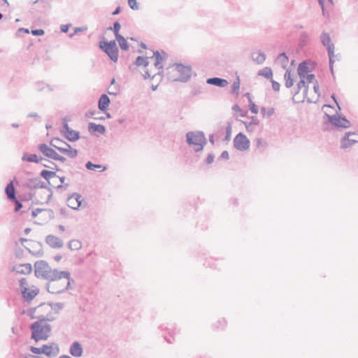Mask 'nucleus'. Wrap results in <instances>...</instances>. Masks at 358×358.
I'll return each mask as SVG.
<instances>
[{"label":"nucleus","mask_w":358,"mask_h":358,"mask_svg":"<svg viewBox=\"0 0 358 358\" xmlns=\"http://www.w3.org/2000/svg\"><path fill=\"white\" fill-rule=\"evenodd\" d=\"M206 83L220 87H224L228 85V81L224 78L213 77L208 78Z\"/></svg>","instance_id":"22"},{"label":"nucleus","mask_w":358,"mask_h":358,"mask_svg":"<svg viewBox=\"0 0 358 358\" xmlns=\"http://www.w3.org/2000/svg\"><path fill=\"white\" fill-rule=\"evenodd\" d=\"M63 131L64 134L67 133L71 128L69 127L68 124L66 122L63 123Z\"/></svg>","instance_id":"62"},{"label":"nucleus","mask_w":358,"mask_h":358,"mask_svg":"<svg viewBox=\"0 0 358 358\" xmlns=\"http://www.w3.org/2000/svg\"><path fill=\"white\" fill-rule=\"evenodd\" d=\"M99 48L107 54L113 62L117 61L119 50L115 41L100 42Z\"/></svg>","instance_id":"7"},{"label":"nucleus","mask_w":358,"mask_h":358,"mask_svg":"<svg viewBox=\"0 0 358 358\" xmlns=\"http://www.w3.org/2000/svg\"><path fill=\"white\" fill-rule=\"evenodd\" d=\"M321 42L324 46L326 47L328 56H334V45L331 43V40L329 34L323 32L321 34Z\"/></svg>","instance_id":"13"},{"label":"nucleus","mask_w":358,"mask_h":358,"mask_svg":"<svg viewBox=\"0 0 358 358\" xmlns=\"http://www.w3.org/2000/svg\"><path fill=\"white\" fill-rule=\"evenodd\" d=\"M222 159H228L229 157V152L227 151H223L220 155Z\"/></svg>","instance_id":"61"},{"label":"nucleus","mask_w":358,"mask_h":358,"mask_svg":"<svg viewBox=\"0 0 358 358\" xmlns=\"http://www.w3.org/2000/svg\"><path fill=\"white\" fill-rule=\"evenodd\" d=\"M52 320V319L43 317L32 323L30 326L31 338L36 342L39 341H46L50 337L52 330L51 325L48 324L47 321Z\"/></svg>","instance_id":"2"},{"label":"nucleus","mask_w":358,"mask_h":358,"mask_svg":"<svg viewBox=\"0 0 358 358\" xmlns=\"http://www.w3.org/2000/svg\"><path fill=\"white\" fill-rule=\"evenodd\" d=\"M45 242L52 248H61L64 245L61 238L53 235H48L45 238Z\"/></svg>","instance_id":"17"},{"label":"nucleus","mask_w":358,"mask_h":358,"mask_svg":"<svg viewBox=\"0 0 358 358\" xmlns=\"http://www.w3.org/2000/svg\"><path fill=\"white\" fill-rule=\"evenodd\" d=\"M55 161H59L61 162H65L66 161V159L63 157V156H61L59 155V154L57 155V157H56V159Z\"/></svg>","instance_id":"63"},{"label":"nucleus","mask_w":358,"mask_h":358,"mask_svg":"<svg viewBox=\"0 0 358 358\" xmlns=\"http://www.w3.org/2000/svg\"><path fill=\"white\" fill-rule=\"evenodd\" d=\"M186 141L188 145H193L195 152L201 151L207 143V140L203 131H189L186 134Z\"/></svg>","instance_id":"4"},{"label":"nucleus","mask_w":358,"mask_h":358,"mask_svg":"<svg viewBox=\"0 0 358 358\" xmlns=\"http://www.w3.org/2000/svg\"><path fill=\"white\" fill-rule=\"evenodd\" d=\"M38 150L46 157L55 160L58 153L45 143L39 144Z\"/></svg>","instance_id":"15"},{"label":"nucleus","mask_w":358,"mask_h":358,"mask_svg":"<svg viewBox=\"0 0 358 358\" xmlns=\"http://www.w3.org/2000/svg\"><path fill=\"white\" fill-rule=\"evenodd\" d=\"M231 126L229 124L226 128V136L224 140L229 141L231 139Z\"/></svg>","instance_id":"45"},{"label":"nucleus","mask_w":358,"mask_h":358,"mask_svg":"<svg viewBox=\"0 0 358 358\" xmlns=\"http://www.w3.org/2000/svg\"><path fill=\"white\" fill-rule=\"evenodd\" d=\"M271 83H272V87L274 91L278 92L280 90V85L279 83H278L273 80H271Z\"/></svg>","instance_id":"51"},{"label":"nucleus","mask_w":358,"mask_h":358,"mask_svg":"<svg viewBox=\"0 0 358 358\" xmlns=\"http://www.w3.org/2000/svg\"><path fill=\"white\" fill-rule=\"evenodd\" d=\"M252 60L258 64H263L266 59V55L259 51L257 53L254 52L252 55Z\"/></svg>","instance_id":"30"},{"label":"nucleus","mask_w":358,"mask_h":358,"mask_svg":"<svg viewBox=\"0 0 358 358\" xmlns=\"http://www.w3.org/2000/svg\"><path fill=\"white\" fill-rule=\"evenodd\" d=\"M117 41L120 48L123 50H127L129 49V44L126 39L122 35L115 37Z\"/></svg>","instance_id":"34"},{"label":"nucleus","mask_w":358,"mask_h":358,"mask_svg":"<svg viewBox=\"0 0 358 358\" xmlns=\"http://www.w3.org/2000/svg\"><path fill=\"white\" fill-rule=\"evenodd\" d=\"M71 26V24H62L60 27V30L63 33H66Z\"/></svg>","instance_id":"54"},{"label":"nucleus","mask_w":358,"mask_h":358,"mask_svg":"<svg viewBox=\"0 0 358 358\" xmlns=\"http://www.w3.org/2000/svg\"><path fill=\"white\" fill-rule=\"evenodd\" d=\"M313 90H314V92L317 94L318 96H320V87H319V84L317 83V81H316L314 84V86H313Z\"/></svg>","instance_id":"58"},{"label":"nucleus","mask_w":358,"mask_h":358,"mask_svg":"<svg viewBox=\"0 0 358 358\" xmlns=\"http://www.w3.org/2000/svg\"><path fill=\"white\" fill-rule=\"evenodd\" d=\"M39 293V289L36 288L34 289H29V288H24L22 290L21 294L23 298L28 302L32 301L34 297Z\"/></svg>","instance_id":"18"},{"label":"nucleus","mask_w":358,"mask_h":358,"mask_svg":"<svg viewBox=\"0 0 358 358\" xmlns=\"http://www.w3.org/2000/svg\"><path fill=\"white\" fill-rule=\"evenodd\" d=\"M324 116L327 118L329 123L338 128L347 129L351 125L350 122L345 116L331 115L327 113H325Z\"/></svg>","instance_id":"9"},{"label":"nucleus","mask_w":358,"mask_h":358,"mask_svg":"<svg viewBox=\"0 0 358 358\" xmlns=\"http://www.w3.org/2000/svg\"><path fill=\"white\" fill-rule=\"evenodd\" d=\"M120 28H121V25H120V22L116 21L114 22L113 27H108V30H112L115 34V36L117 37L118 36H120V34H119V31H120Z\"/></svg>","instance_id":"40"},{"label":"nucleus","mask_w":358,"mask_h":358,"mask_svg":"<svg viewBox=\"0 0 358 358\" xmlns=\"http://www.w3.org/2000/svg\"><path fill=\"white\" fill-rule=\"evenodd\" d=\"M57 269H52L48 263L44 260H39L34 264V274L36 278L48 280L55 278Z\"/></svg>","instance_id":"3"},{"label":"nucleus","mask_w":358,"mask_h":358,"mask_svg":"<svg viewBox=\"0 0 358 358\" xmlns=\"http://www.w3.org/2000/svg\"><path fill=\"white\" fill-rule=\"evenodd\" d=\"M55 278L48 279L46 289L51 294H61L71 289V282L73 281L71 273L67 271H59L55 274Z\"/></svg>","instance_id":"1"},{"label":"nucleus","mask_w":358,"mask_h":358,"mask_svg":"<svg viewBox=\"0 0 358 358\" xmlns=\"http://www.w3.org/2000/svg\"><path fill=\"white\" fill-rule=\"evenodd\" d=\"M284 78L285 80V87L287 88H290L294 85V80L291 77V71L287 69L284 75Z\"/></svg>","instance_id":"32"},{"label":"nucleus","mask_w":358,"mask_h":358,"mask_svg":"<svg viewBox=\"0 0 358 358\" xmlns=\"http://www.w3.org/2000/svg\"><path fill=\"white\" fill-rule=\"evenodd\" d=\"M11 201H13L15 203V211L17 212L22 208V204L20 201H19L17 198H15V200H10Z\"/></svg>","instance_id":"48"},{"label":"nucleus","mask_w":358,"mask_h":358,"mask_svg":"<svg viewBox=\"0 0 358 358\" xmlns=\"http://www.w3.org/2000/svg\"><path fill=\"white\" fill-rule=\"evenodd\" d=\"M5 194H6L8 199L10 201L15 200L16 191L13 181H10L9 183H8V185L5 187Z\"/></svg>","instance_id":"23"},{"label":"nucleus","mask_w":358,"mask_h":358,"mask_svg":"<svg viewBox=\"0 0 358 358\" xmlns=\"http://www.w3.org/2000/svg\"><path fill=\"white\" fill-rule=\"evenodd\" d=\"M70 354L75 357L82 356L83 350L81 344L77 341L73 342L69 349Z\"/></svg>","instance_id":"20"},{"label":"nucleus","mask_w":358,"mask_h":358,"mask_svg":"<svg viewBox=\"0 0 358 358\" xmlns=\"http://www.w3.org/2000/svg\"><path fill=\"white\" fill-rule=\"evenodd\" d=\"M234 148L240 151H245L250 148V141L243 133H238L234 139Z\"/></svg>","instance_id":"10"},{"label":"nucleus","mask_w":358,"mask_h":358,"mask_svg":"<svg viewBox=\"0 0 358 358\" xmlns=\"http://www.w3.org/2000/svg\"><path fill=\"white\" fill-rule=\"evenodd\" d=\"M334 56H331V57H329V69L331 71V73L332 75H334Z\"/></svg>","instance_id":"53"},{"label":"nucleus","mask_w":358,"mask_h":358,"mask_svg":"<svg viewBox=\"0 0 358 358\" xmlns=\"http://www.w3.org/2000/svg\"><path fill=\"white\" fill-rule=\"evenodd\" d=\"M86 29H87V27H76L74 29L73 33H71V34H69V37L70 38H73L74 36V35L76 34L77 33L83 31H85Z\"/></svg>","instance_id":"50"},{"label":"nucleus","mask_w":358,"mask_h":358,"mask_svg":"<svg viewBox=\"0 0 358 358\" xmlns=\"http://www.w3.org/2000/svg\"><path fill=\"white\" fill-rule=\"evenodd\" d=\"M305 78H306V80L308 83H310L315 79V75L314 74H308L307 76L306 75Z\"/></svg>","instance_id":"59"},{"label":"nucleus","mask_w":358,"mask_h":358,"mask_svg":"<svg viewBox=\"0 0 358 358\" xmlns=\"http://www.w3.org/2000/svg\"><path fill=\"white\" fill-rule=\"evenodd\" d=\"M44 167L51 169L52 170H56L57 171H59L60 169L58 168L57 165L54 162H50V164H42Z\"/></svg>","instance_id":"44"},{"label":"nucleus","mask_w":358,"mask_h":358,"mask_svg":"<svg viewBox=\"0 0 358 358\" xmlns=\"http://www.w3.org/2000/svg\"><path fill=\"white\" fill-rule=\"evenodd\" d=\"M50 144L59 152L67 155L71 158H75L78 155V150L76 149L72 148L69 143L60 140L58 138H53L50 141Z\"/></svg>","instance_id":"5"},{"label":"nucleus","mask_w":358,"mask_h":358,"mask_svg":"<svg viewBox=\"0 0 358 358\" xmlns=\"http://www.w3.org/2000/svg\"><path fill=\"white\" fill-rule=\"evenodd\" d=\"M239 88H240V79H239V76H237L236 80H234L232 84L231 93L238 94Z\"/></svg>","instance_id":"39"},{"label":"nucleus","mask_w":358,"mask_h":358,"mask_svg":"<svg viewBox=\"0 0 358 358\" xmlns=\"http://www.w3.org/2000/svg\"><path fill=\"white\" fill-rule=\"evenodd\" d=\"M22 161L34 163H41L43 161L48 162L46 159L43 157H38L36 154H29L27 152H24L23 154L22 157Z\"/></svg>","instance_id":"19"},{"label":"nucleus","mask_w":358,"mask_h":358,"mask_svg":"<svg viewBox=\"0 0 358 358\" xmlns=\"http://www.w3.org/2000/svg\"><path fill=\"white\" fill-rule=\"evenodd\" d=\"M259 76H262L267 79L271 78L273 76V72L271 68L265 67L262 70L258 72Z\"/></svg>","instance_id":"35"},{"label":"nucleus","mask_w":358,"mask_h":358,"mask_svg":"<svg viewBox=\"0 0 358 358\" xmlns=\"http://www.w3.org/2000/svg\"><path fill=\"white\" fill-rule=\"evenodd\" d=\"M297 71L301 78H305L306 75L310 71L308 64L306 62L299 64Z\"/></svg>","instance_id":"26"},{"label":"nucleus","mask_w":358,"mask_h":358,"mask_svg":"<svg viewBox=\"0 0 358 358\" xmlns=\"http://www.w3.org/2000/svg\"><path fill=\"white\" fill-rule=\"evenodd\" d=\"M110 103V100L108 95H106V94H102L100 96L98 102L99 109L101 111H105L108 108Z\"/></svg>","instance_id":"24"},{"label":"nucleus","mask_w":358,"mask_h":358,"mask_svg":"<svg viewBox=\"0 0 358 358\" xmlns=\"http://www.w3.org/2000/svg\"><path fill=\"white\" fill-rule=\"evenodd\" d=\"M250 111L254 113V114H257L258 113V108L257 106L255 105V103L252 101V99H250Z\"/></svg>","instance_id":"43"},{"label":"nucleus","mask_w":358,"mask_h":358,"mask_svg":"<svg viewBox=\"0 0 358 358\" xmlns=\"http://www.w3.org/2000/svg\"><path fill=\"white\" fill-rule=\"evenodd\" d=\"M82 196L78 193H73L67 199V205L73 210H78L82 203Z\"/></svg>","instance_id":"14"},{"label":"nucleus","mask_w":358,"mask_h":358,"mask_svg":"<svg viewBox=\"0 0 358 358\" xmlns=\"http://www.w3.org/2000/svg\"><path fill=\"white\" fill-rule=\"evenodd\" d=\"M258 124V120L257 119H252V120L246 125L247 130H249V127H252V125H257Z\"/></svg>","instance_id":"60"},{"label":"nucleus","mask_w":358,"mask_h":358,"mask_svg":"<svg viewBox=\"0 0 358 358\" xmlns=\"http://www.w3.org/2000/svg\"><path fill=\"white\" fill-rule=\"evenodd\" d=\"M134 64L136 66H143L145 67L148 66L149 65V61L148 57H144L142 56H138L134 62Z\"/></svg>","instance_id":"33"},{"label":"nucleus","mask_w":358,"mask_h":358,"mask_svg":"<svg viewBox=\"0 0 358 358\" xmlns=\"http://www.w3.org/2000/svg\"><path fill=\"white\" fill-rule=\"evenodd\" d=\"M68 247L71 250H78L82 247V243L78 240H71L68 243Z\"/></svg>","instance_id":"36"},{"label":"nucleus","mask_w":358,"mask_h":358,"mask_svg":"<svg viewBox=\"0 0 358 358\" xmlns=\"http://www.w3.org/2000/svg\"><path fill=\"white\" fill-rule=\"evenodd\" d=\"M88 130L91 134L97 132L99 134H103L106 132V128L103 125L96 124L94 122L89 123Z\"/></svg>","instance_id":"25"},{"label":"nucleus","mask_w":358,"mask_h":358,"mask_svg":"<svg viewBox=\"0 0 358 358\" xmlns=\"http://www.w3.org/2000/svg\"><path fill=\"white\" fill-rule=\"evenodd\" d=\"M12 271L16 272L17 273H20V274H29L32 271V266H31V264H20V265L14 266L12 268Z\"/></svg>","instance_id":"21"},{"label":"nucleus","mask_w":358,"mask_h":358,"mask_svg":"<svg viewBox=\"0 0 358 358\" xmlns=\"http://www.w3.org/2000/svg\"><path fill=\"white\" fill-rule=\"evenodd\" d=\"M274 112H275V110L273 108H268V112H267L268 117H271V115H273Z\"/></svg>","instance_id":"64"},{"label":"nucleus","mask_w":358,"mask_h":358,"mask_svg":"<svg viewBox=\"0 0 358 358\" xmlns=\"http://www.w3.org/2000/svg\"><path fill=\"white\" fill-rule=\"evenodd\" d=\"M129 7L133 10H138V6L136 0H128Z\"/></svg>","instance_id":"46"},{"label":"nucleus","mask_w":358,"mask_h":358,"mask_svg":"<svg viewBox=\"0 0 358 358\" xmlns=\"http://www.w3.org/2000/svg\"><path fill=\"white\" fill-rule=\"evenodd\" d=\"M154 57H155V67H157L159 69H162L163 66L161 65V63L163 61V57L158 51L154 52Z\"/></svg>","instance_id":"37"},{"label":"nucleus","mask_w":358,"mask_h":358,"mask_svg":"<svg viewBox=\"0 0 358 358\" xmlns=\"http://www.w3.org/2000/svg\"><path fill=\"white\" fill-rule=\"evenodd\" d=\"M45 33V31L41 29H33L31 31V34L34 35V36H42Z\"/></svg>","instance_id":"52"},{"label":"nucleus","mask_w":358,"mask_h":358,"mask_svg":"<svg viewBox=\"0 0 358 358\" xmlns=\"http://www.w3.org/2000/svg\"><path fill=\"white\" fill-rule=\"evenodd\" d=\"M30 351L34 354H45L48 357H51L57 355L59 354V349L57 344L52 343L50 345H43L41 348L31 346Z\"/></svg>","instance_id":"8"},{"label":"nucleus","mask_w":358,"mask_h":358,"mask_svg":"<svg viewBox=\"0 0 358 358\" xmlns=\"http://www.w3.org/2000/svg\"><path fill=\"white\" fill-rule=\"evenodd\" d=\"M214 155L213 153H210L208 154L207 158H206V163L210 164L211 163H213V160H214Z\"/></svg>","instance_id":"57"},{"label":"nucleus","mask_w":358,"mask_h":358,"mask_svg":"<svg viewBox=\"0 0 358 358\" xmlns=\"http://www.w3.org/2000/svg\"><path fill=\"white\" fill-rule=\"evenodd\" d=\"M41 177L44 178L48 181V184H50V180L52 178L57 177L56 172L48 171V170H42L40 173Z\"/></svg>","instance_id":"29"},{"label":"nucleus","mask_w":358,"mask_h":358,"mask_svg":"<svg viewBox=\"0 0 358 358\" xmlns=\"http://www.w3.org/2000/svg\"><path fill=\"white\" fill-rule=\"evenodd\" d=\"M308 34L306 32H302L300 35V43L303 44H306L308 41Z\"/></svg>","instance_id":"47"},{"label":"nucleus","mask_w":358,"mask_h":358,"mask_svg":"<svg viewBox=\"0 0 358 358\" xmlns=\"http://www.w3.org/2000/svg\"><path fill=\"white\" fill-rule=\"evenodd\" d=\"M305 78H301L299 82L297 83V90L294 93V96H296L300 90L303 88V94L304 96L307 95L308 90V86L306 85V82L304 80Z\"/></svg>","instance_id":"31"},{"label":"nucleus","mask_w":358,"mask_h":358,"mask_svg":"<svg viewBox=\"0 0 358 358\" xmlns=\"http://www.w3.org/2000/svg\"><path fill=\"white\" fill-rule=\"evenodd\" d=\"M26 250L36 257H41L43 255V245L41 242L31 241L28 246L24 245Z\"/></svg>","instance_id":"12"},{"label":"nucleus","mask_w":358,"mask_h":358,"mask_svg":"<svg viewBox=\"0 0 358 358\" xmlns=\"http://www.w3.org/2000/svg\"><path fill=\"white\" fill-rule=\"evenodd\" d=\"M24 186L29 189L42 188H47L46 184L43 182L39 178H34L29 179L24 185Z\"/></svg>","instance_id":"16"},{"label":"nucleus","mask_w":358,"mask_h":358,"mask_svg":"<svg viewBox=\"0 0 358 358\" xmlns=\"http://www.w3.org/2000/svg\"><path fill=\"white\" fill-rule=\"evenodd\" d=\"M49 305L51 306L52 309L56 312L58 313L60 310H62L64 308V304L62 303H50Z\"/></svg>","instance_id":"41"},{"label":"nucleus","mask_w":358,"mask_h":358,"mask_svg":"<svg viewBox=\"0 0 358 358\" xmlns=\"http://www.w3.org/2000/svg\"><path fill=\"white\" fill-rule=\"evenodd\" d=\"M44 213L45 215H47L50 219H53L54 218V212L51 209H46V210H44Z\"/></svg>","instance_id":"55"},{"label":"nucleus","mask_w":358,"mask_h":358,"mask_svg":"<svg viewBox=\"0 0 358 358\" xmlns=\"http://www.w3.org/2000/svg\"><path fill=\"white\" fill-rule=\"evenodd\" d=\"M268 145L267 142L262 138H258L256 140V147L260 150H264Z\"/></svg>","instance_id":"38"},{"label":"nucleus","mask_w":358,"mask_h":358,"mask_svg":"<svg viewBox=\"0 0 358 358\" xmlns=\"http://www.w3.org/2000/svg\"><path fill=\"white\" fill-rule=\"evenodd\" d=\"M20 286L21 291L24 290V288H28V283H27V280L26 278H22V279H20Z\"/></svg>","instance_id":"49"},{"label":"nucleus","mask_w":358,"mask_h":358,"mask_svg":"<svg viewBox=\"0 0 358 358\" xmlns=\"http://www.w3.org/2000/svg\"><path fill=\"white\" fill-rule=\"evenodd\" d=\"M289 62L288 57L285 52L280 53L276 58V63L282 68L286 69Z\"/></svg>","instance_id":"27"},{"label":"nucleus","mask_w":358,"mask_h":358,"mask_svg":"<svg viewBox=\"0 0 358 358\" xmlns=\"http://www.w3.org/2000/svg\"><path fill=\"white\" fill-rule=\"evenodd\" d=\"M44 212V210L41 208H36L32 210L31 215L33 217H36L40 213Z\"/></svg>","instance_id":"56"},{"label":"nucleus","mask_w":358,"mask_h":358,"mask_svg":"<svg viewBox=\"0 0 358 358\" xmlns=\"http://www.w3.org/2000/svg\"><path fill=\"white\" fill-rule=\"evenodd\" d=\"M85 167L88 169V170H92V171H95L96 169H98V168H101V166L100 164H93L92 162H87L85 164Z\"/></svg>","instance_id":"42"},{"label":"nucleus","mask_w":358,"mask_h":358,"mask_svg":"<svg viewBox=\"0 0 358 358\" xmlns=\"http://www.w3.org/2000/svg\"><path fill=\"white\" fill-rule=\"evenodd\" d=\"M358 143V134L353 132H347L341 141V148H350L353 144Z\"/></svg>","instance_id":"11"},{"label":"nucleus","mask_w":358,"mask_h":358,"mask_svg":"<svg viewBox=\"0 0 358 358\" xmlns=\"http://www.w3.org/2000/svg\"><path fill=\"white\" fill-rule=\"evenodd\" d=\"M64 136L69 141L73 142L79 139L80 133L71 129L67 133L64 134Z\"/></svg>","instance_id":"28"},{"label":"nucleus","mask_w":358,"mask_h":358,"mask_svg":"<svg viewBox=\"0 0 358 358\" xmlns=\"http://www.w3.org/2000/svg\"><path fill=\"white\" fill-rule=\"evenodd\" d=\"M176 71L179 73L178 78H170L173 81H178L182 83H187L189 80L192 69L190 66H185L182 64L175 63L173 66Z\"/></svg>","instance_id":"6"}]
</instances>
